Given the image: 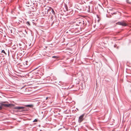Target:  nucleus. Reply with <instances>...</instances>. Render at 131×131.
Segmentation results:
<instances>
[{
	"label": "nucleus",
	"instance_id": "3",
	"mask_svg": "<svg viewBox=\"0 0 131 131\" xmlns=\"http://www.w3.org/2000/svg\"><path fill=\"white\" fill-rule=\"evenodd\" d=\"M24 107H15V109L16 110H21L20 111H23V109Z\"/></svg>",
	"mask_w": 131,
	"mask_h": 131
},
{
	"label": "nucleus",
	"instance_id": "10",
	"mask_svg": "<svg viewBox=\"0 0 131 131\" xmlns=\"http://www.w3.org/2000/svg\"><path fill=\"white\" fill-rule=\"evenodd\" d=\"M56 57V56H53L52 57V58H55Z\"/></svg>",
	"mask_w": 131,
	"mask_h": 131
},
{
	"label": "nucleus",
	"instance_id": "13",
	"mask_svg": "<svg viewBox=\"0 0 131 131\" xmlns=\"http://www.w3.org/2000/svg\"><path fill=\"white\" fill-rule=\"evenodd\" d=\"M113 14H115V13H113Z\"/></svg>",
	"mask_w": 131,
	"mask_h": 131
},
{
	"label": "nucleus",
	"instance_id": "12",
	"mask_svg": "<svg viewBox=\"0 0 131 131\" xmlns=\"http://www.w3.org/2000/svg\"><path fill=\"white\" fill-rule=\"evenodd\" d=\"M2 109V107L1 106H0V110H1Z\"/></svg>",
	"mask_w": 131,
	"mask_h": 131
},
{
	"label": "nucleus",
	"instance_id": "7",
	"mask_svg": "<svg viewBox=\"0 0 131 131\" xmlns=\"http://www.w3.org/2000/svg\"><path fill=\"white\" fill-rule=\"evenodd\" d=\"M1 52L2 53H4L5 54H6V53L5 51L4 50H2V52Z\"/></svg>",
	"mask_w": 131,
	"mask_h": 131
},
{
	"label": "nucleus",
	"instance_id": "1",
	"mask_svg": "<svg viewBox=\"0 0 131 131\" xmlns=\"http://www.w3.org/2000/svg\"><path fill=\"white\" fill-rule=\"evenodd\" d=\"M116 24L119 25L123 26H126L127 25V24L124 21L118 22L116 23Z\"/></svg>",
	"mask_w": 131,
	"mask_h": 131
},
{
	"label": "nucleus",
	"instance_id": "6",
	"mask_svg": "<svg viewBox=\"0 0 131 131\" xmlns=\"http://www.w3.org/2000/svg\"><path fill=\"white\" fill-rule=\"evenodd\" d=\"M26 24H28V25L29 26L30 25V23L28 21H27Z\"/></svg>",
	"mask_w": 131,
	"mask_h": 131
},
{
	"label": "nucleus",
	"instance_id": "4",
	"mask_svg": "<svg viewBox=\"0 0 131 131\" xmlns=\"http://www.w3.org/2000/svg\"><path fill=\"white\" fill-rule=\"evenodd\" d=\"M1 105L2 106H4L5 107H9L10 106L11 104H1Z\"/></svg>",
	"mask_w": 131,
	"mask_h": 131
},
{
	"label": "nucleus",
	"instance_id": "8",
	"mask_svg": "<svg viewBox=\"0 0 131 131\" xmlns=\"http://www.w3.org/2000/svg\"><path fill=\"white\" fill-rule=\"evenodd\" d=\"M37 121V120L36 119H35V120H34L33 121V122H36Z\"/></svg>",
	"mask_w": 131,
	"mask_h": 131
},
{
	"label": "nucleus",
	"instance_id": "5",
	"mask_svg": "<svg viewBox=\"0 0 131 131\" xmlns=\"http://www.w3.org/2000/svg\"><path fill=\"white\" fill-rule=\"evenodd\" d=\"M25 106L26 107H32L33 106L32 105H26Z\"/></svg>",
	"mask_w": 131,
	"mask_h": 131
},
{
	"label": "nucleus",
	"instance_id": "9",
	"mask_svg": "<svg viewBox=\"0 0 131 131\" xmlns=\"http://www.w3.org/2000/svg\"><path fill=\"white\" fill-rule=\"evenodd\" d=\"M27 62H28L27 61H26V63H25V65H27Z\"/></svg>",
	"mask_w": 131,
	"mask_h": 131
},
{
	"label": "nucleus",
	"instance_id": "2",
	"mask_svg": "<svg viewBox=\"0 0 131 131\" xmlns=\"http://www.w3.org/2000/svg\"><path fill=\"white\" fill-rule=\"evenodd\" d=\"M84 114H82V115L80 116L78 120V122L79 123H80L81 122L83 119V117L84 116Z\"/></svg>",
	"mask_w": 131,
	"mask_h": 131
},
{
	"label": "nucleus",
	"instance_id": "11",
	"mask_svg": "<svg viewBox=\"0 0 131 131\" xmlns=\"http://www.w3.org/2000/svg\"><path fill=\"white\" fill-rule=\"evenodd\" d=\"M52 13H54V11H53V9H52Z\"/></svg>",
	"mask_w": 131,
	"mask_h": 131
}]
</instances>
